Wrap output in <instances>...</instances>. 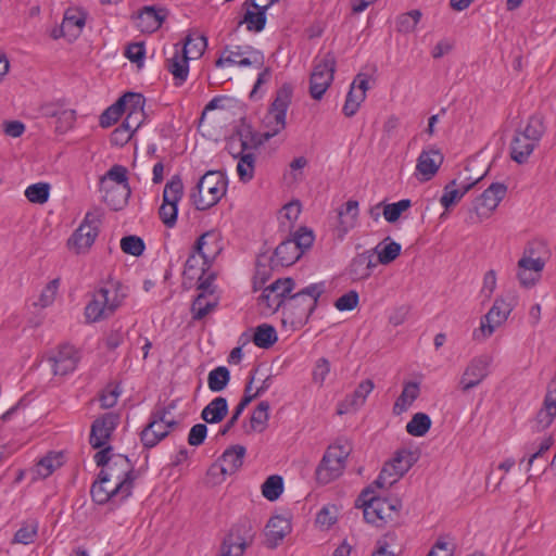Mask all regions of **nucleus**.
I'll return each instance as SVG.
<instances>
[{"label":"nucleus","mask_w":556,"mask_h":556,"mask_svg":"<svg viewBox=\"0 0 556 556\" xmlns=\"http://www.w3.org/2000/svg\"><path fill=\"white\" fill-rule=\"evenodd\" d=\"M420 17L421 13L418 10H413L406 14L401 15L396 22L399 31L408 33L414 30Z\"/></svg>","instance_id":"62"},{"label":"nucleus","mask_w":556,"mask_h":556,"mask_svg":"<svg viewBox=\"0 0 556 556\" xmlns=\"http://www.w3.org/2000/svg\"><path fill=\"white\" fill-rule=\"evenodd\" d=\"M491 363L492 357L488 354L471 358L460 377V390L468 392L478 387L488 377Z\"/></svg>","instance_id":"14"},{"label":"nucleus","mask_w":556,"mask_h":556,"mask_svg":"<svg viewBox=\"0 0 556 556\" xmlns=\"http://www.w3.org/2000/svg\"><path fill=\"white\" fill-rule=\"evenodd\" d=\"M432 421L426 413H416L406 425V431L413 437H424L431 428Z\"/></svg>","instance_id":"43"},{"label":"nucleus","mask_w":556,"mask_h":556,"mask_svg":"<svg viewBox=\"0 0 556 556\" xmlns=\"http://www.w3.org/2000/svg\"><path fill=\"white\" fill-rule=\"evenodd\" d=\"M228 414V401L226 397L213 399L201 412V418L207 424H218Z\"/></svg>","instance_id":"32"},{"label":"nucleus","mask_w":556,"mask_h":556,"mask_svg":"<svg viewBox=\"0 0 556 556\" xmlns=\"http://www.w3.org/2000/svg\"><path fill=\"white\" fill-rule=\"evenodd\" d=\"M230 381V371L225 366H218L208 372L207 384L212 392L223 391Z\"/></svg>","instance_id":"44"},{"label":"nucleus","mask_w":556,"mask_h":556,"mask_svg":"<svg viewBox=\"0 0 556 556\" xmlns=\"http://www.w3.org/2000/svg\"><path fill=\"white\" fill-rule=\"evenodd\" d=\"M78 353L73 345L63 344L58 352L49 356L54 375L65 376L73 372L78 363Z\"/></svg>","instance_id":"21"},{"label":"nucleus","mask_w":556,"mask_h":556,"mask_svg":"<svg viewBox=\"0 0 556 556\" xmlns=\"http://www.w3.org/2000/svg\"><path fill=\"white\" fill-rule=\"evenodd\" d=\"M301 255L296 250V245L291 238L282 241L276 249L273 255L262 253L256 260V277H260L264 283L268 276V267L275 268L277 266H290L294 264Z\"/></svg>","instance_id":"5"},{"label":"nucleus","mask_w":556,"mask_h":556,"mask_svg":"<svg viewBox=\"0 0 556 556\" xmlns=\"http://www.w3.org/2000/svg\"><path fill=\"white\" fill-rule=\"evenodd\" d=\"M410 206L412 201L409 199L384 204V219L389 223H395L401 217L402 213L407 211Z\"/></svg>","instance_id":"54"},{"label":"nucleus","mask_w":556,"mask_h":556,"mask_svg":"<svg viewBox=\"0 0 556 556\" xmlns=\"http://www.w3.org/2000/svg\"><path fill=\"white\" fill-rule=\"evenodd\" d=\"M184 195V184L179 175H174L163 190V202L159 215L167 228H173L177 222L178 202Z\"/></svg>","instance_id":"10"},{"label":"nucleus","mask_w":556,"mask_h":556,"mask_svg":"<svg viewBox=\"0 0 556 556\" xmlns=\"http://www.w3.org/2000/svg\"><path fill=\"white\" fill-rule=\"evenodd\" d=\"M419 395V386L416 382H407L401 395L397 397V400L394 403L393 406V413L395 415H401L404 413L412 403L418 397Z\"/></svg>","instance_id":"39"},{"label":"nucleus","mask_w":556,"mask_h":556,"mask_svg":"<svg viewBox=\"0 0 556 556\" xmlns=\"http://www.w3.org/2000/svg\"><path fill=\"white\" fill-rule=\"evenodd\" d=\"M99 473L102 482H115L116 490L124 489L130 493L137 478L134 464L122 454H114L112 463L106 468L101 469Z\"/></svg>","instance_id":"8"},{"label":"nucleus","mask_w":556,"mask_h":556,"mask_svg":"<svg viewBox=\"0 0 556 556\" xmlns=\"http://www.w3.org/2000/svg\"><path fill=\"white\" fill-rule=\"evenodd\" d=\"M258 371V367H255L250 371L249 380L244 387L243 396L241 397L238 405L235 407L231 417L227 420V422L218 430L217 435L224 437L226 435L238 422L240 416L242 415L245 407L253 401L252 396H250V391L252 390V384L255 380V375Z\"/></svg>","instance_id":"29"},{"label":"nucleus","mask_w":556,"mask_h":556,"mask_svg":"<svg viewBox=\"0 0 556 556\" xmlns=\"http://www.w3.org/2000/svg\"><path fill=\"white\" fill-rule=\"evenodd\" d=\"M336 56L328 52L320 59H316L309 78V94L315 100H320L330 87L336 72Z\"/></svg>","instance_id":"9"},{"label":"nucleus","mask_w":556,"mask_h":556,"mask_svg":"<svg viewBox=\"0 0 556 556\" xmlns=\"http://www.w3.org/2000/svg\"><path fill=\"white\" fill-rule=\"evenodd\" d=\"M382 264V242L368 251L357 254L351 262L348 274L352 280H362L370 276L372 268Z\"/></svg>","instance_id":"13"},{"label":"nucleus","mask_w":556,"mask_h":556,"mask_svg":"<svg viewBox=\"0 0 556 556\" xmlns=\"http://www.w3.org/2000/svg\"><path fill=\"white\" fill-rule=\"evenodd\" d=\"M101 212L99 210L88 212L67 241V245L74 249L77 254L86 252L94 242L99 235V225L101 224Z\"/></svg>","instance_id":"11"},{"label":"nucleus","mask_w":556,"mask_h":556,"mask_svg":"<svg viewBox=\"0 0 556 556\" xmlns=\"http://www.w3.org/2000/svg\"><path fill=\"white\" fill-rule=\"evenodd\" d=\"M350 447L341 444H333L328 447L316 468V479L321 484H328L340 477L344 470Z\"/></svg>","instance_id":"6"},{"label":"nucleus","mask_w":556,"mask_h":556,"mask_svg":"<svg viewBox=\"0 0 556 556\" xmlns=\"http://www.w3.org/2000/svg\"><path fill=\"white\" fill-rule=\"evenodd\" d=\"M506 185L502 182H493L480 195L478 200L479 205L485 207L488 211H494L506 195Z\"/></svg>","instance_id":"34"},{"label":"nucleus","mask_w":556,"mask_h":556,"mask_svg":"<svg viewBox=\"0 0 556 556\" xmlns=\"http://www.w3.org/2000/svg\"><path fill=\"white\" fill-rule=\"evenodd\" d=\"M189 60L178 45H175L173 55L166 60V68L173 75L176 86H181L187 80Z\"/></svg>","instance_id":"28"},{"label":"nucleus","mask_w":556,"mask_h":556,"mask_svg":"<svg viewBox=\"0 0 556 556\" xmlns=\"http://www.w3.org/2000/svg\"><path fill=\"white\" fill-rule=\"evenodd\" d=\"M255 538V527L248 518L240 519L235 523L220 545L219 556H242L248 546Z\"/></svg>","instance_id":"4"},{"label":"nucleus","mask_w":556,"mask_h":556,"mask_svg":"<svg viewBox=\"0 0 556 556\" xmlns=\"http://www.w3.org/2000/svg\"><path fill=\"white\" fill-rule=\"evenodd\" d=\"M358 216V202L355 200H349L344 207L339 210V226L338 230L340 232V237H343L348 231H350L356 224Z\"/></svg>","instance_id":"35"},{"label":"nucleus","mask_w":556,"mask_h":556,"mask_svg":"<svg viewBox=\"0 0 556 556\" xmlns=\"http://www.w3.org/2000/svg\"><path fill=\"white\" fill-rule=\"evenodd\" d=\"M49 194L50 186L46 182L30 185L25 190V197L31 203L43 204L48 201Z\"/></svg>","instance_id":"51"},{"label":"nucleus","mask_w":556,"mask_h":556,"mask_svg":"<svg viewBox=\"0 0 556 556\" xmlns=\"http://www.w3.org/2000/svg\"><path fill=\"white\" fill-rule=\"evenodd\" d=\"M255 169V155L254 153H248L242 155L237 164V173L241 181L248 182L254 176Z\"/></svg>","instance_id":"52"},{"label":"nucleus","mask_w":556,"mask_h":556,"mask_svg":"<svg viewBox=\"0 0 556 556\" xmlns=\"http://www.w3.org/2000/svg\"><path fill=\"white\" fill-rule=\"evenodd\" d=\"M207 47V39L203 35L190 33L180 49L190 60H195L202 56Z\"/></svg>","instance_id":"38"},{"label":"nucleus","mask_w":556,"mask_h":556,"mask_svg":"<svg viewBox=\"0 0 556 556\" xmlns=\"http://www.w3.org/2000/svg\"><path fill=\"white\" fill-rule=\"evenodd\" d=\"M167 16V11L165 9H155L154 7H144L138 13L137 16V27L142 33H153L157 30L164 20Z\"/></svg>","instance_id":"26"},{"label":"nucleus","mask_w":556,"mask_h":556,"mask_svg":"<svg viewBox=\"0 0 556 556\" xmlns=\"http://www.w3.org/2000/svg\"><path fill=\"white\" fill-rule=\"evenodd\" d=\"M511 311V303L502 298L496 299L489 312L481 318L479 329L473 331V339H480L479 333L483 339L491 337L495 329L507 320Z\"/></svg>","instance_id":"12"},{"label":"nucleus","mask_w":556,"mask_h":556,"mask_svg":"<svg viewBox=\"0 0 556 556\" xmlns=\"http://www.w3.org/2000/svg\"><path fill=\"white\" fill-rule=\"evenodd\" d=\"M535 147L527 137L515 134L510 142V156L516 163L523 164Z\"/></svg>","instance_id":"37"},{"label":"nucleus","mask_w":556,"mask_h":556,"mask_svg":"<svg viewBox=\"0 0 556 556\" xmlns=\"http://www.w3.org/2000/svg\"><path fill=\"white\" fill-rule=\"evenodd\" d=\"M235 55H241V59L235 63L240 67L253 66L255 68L264 67L265 58L263 52L254 49L251 46H237V50L232 53Z\"/></svg>","instance_id":"36"},{"label":"nucleus","mask_w":556,"mask_h":556,"mask_svg":"<svg viewBox=\"0 0 556 556\" xmlns=\"http://www.w3.org/2000/svg\"><path fill=\"white\" fill-rule=\"evenodd\" d=\"M545 132L543 119L540 116H531L523 130L516 131L520 136L527 137L535 146L539 144L541 138Z\"/></svg>","instance_id":"45"},{"label":"nucleus","mask_w":556,"mask_h":556,"mask_svg":"<svg viewBox=\"0 0 556 556\" xmlns=\"http://www.w3.org/2000/svg\"><path fill=\"white\" fill-rule=\"evenodd\" d=\"M164 414L150 419L149 424L140 433V440L144 447L152 448L169 434V430L164 427Z\"/></svg>","instance_id":"27"},{"label":"nucleus","mask_w":556,"mask_h":556,"mask_svg":"<svg viewBox=\"0 0 556 556\" xmlns=\"http://www.w3.org/2000/svg\"><path fill=\"white\" fill-rule=\"evenodd\" d=\"M245 447L242 445H232L228 447L222 455L220 470L225 475L235 473L243 464Z\"/></svg>","instance_id":"30"},{"label":"nucleus","mask_w":556,"mask_h":556,"mask_svg":"<svg viewBox=\"0 0 556 556\" xmlns=\"http://www.w3.org/2000/svg\"><path fill=\"white\" fill-rule=\"evenodd\" d=\"M63 463L64 455L62 452H50L37 463V473L41 478H47L55 469L60 468L63 465Z\"/></svg>","instance_id":"42"},{"label":"nucleus","mask_w":556,"mask_h":556,"mask_svg":"<svg viewBox=\"0 0 556 556\" xmlns=\"http://www.w3.org/2000/svg\"><path fill=\"white\" fill-rule=\"evenodd\" d=\"M556 417V375L547 384L542 408L536 414V424L540 428H547Z\"/></svg>","instance_id":"24"},{"label":"nucleus","mask_w":556,"mask_h":556,"mask_svg":"<svg viewBox=\"0 0 556 556\" xmlns=\"http://www.w3.org/2000/svg\"><path fill=\"white\" fill-rule=\"evenodd\" d=\"M124 296V294H118L116 287L113 295H111V290L108 288H100L93 293L92 300L85 308L86 319L90 323H97L110 317L121 306Z\"/></svg>","instance_id":"7"},{"label":"nucleus","mask_w":556,"mask_h":556,"mask_svg":"<svg viewBox=\"0 0 556 556\" xmlns=\"http://www.w3.org/2000/svg\"><path fill=\"white\" fill-rule=\"evenodd\" d=\"M314 235L313 231L307 229L306 227H302L299 230H296L291 240L296 245V250L300 255H302L306 250H308L314 242Z\"/></svg>","instance_id":"55"},{"label":"nucleus","mask_w":556,"mask_h":556,"mask_svg":"<svg viewBox=\"0 0 556 556\" xmlns=\"http://www.w3.org/2000/svg\"><path fill=\"white\" fill-rule=\"evenodd\" d=\"M384 504L388 505L389 514L384 515V523H390L392 527L399 526L403 521L402 501L397 497L389 498L384 496Z\"/></svg>","instance_id":"53"},{"label":"nucleus","mask_w":556,"mask_h":556,"mask_svg":"<svg viewBox=\"0 0 556 556\" xmlns=\"http://www.w3.org/2000/svg\"><path fill=\"white\" fill-rule=\"evenodd\" d=\"M456 181L453 180L448 185L445 186L443 194L440 199V203L446 210L454 205L457 201H459L464 195L460 190L455 188Z\"/></svg>","instance_id":"64"},{"label":"nucleus","mask_w":556,"mask_h":556,"mask_svg":"<svg viewBox=\"0 0 556 556\" xmlns=\"http://www.w3.org/2000/svg\"><path fill=\"white\" fill-rule=\"evenodd\" d=\"M278 1L279 0H252V5L257 12L248 10L243 20L239 22V25L245 23L248 30L255 33L262 31L266 25L267 9Z\"/></svg>","instance_id":"23"},{"label":"nucleus","mask_w":556,"mask_h":556,"mask_svg":"<svg viewBox=\"0 0 556 556\" xmlns=\"http://www.w3.org/2000/svg\"><path fill=\"white\" fill-rule=\"evenodd\" d=\"M374 388L375 384L371 379H365L362 381L351 394H348L338 403L337 414L345 415L356 412L364 405L367 396L372 392Z\"/></svg>","instance_id":"20"},{"label":"nucleus","mask_w":556,"mask_h":556,"mask_svg":"<svg viewBox=\"0 0 556 556\" xmlns=\"http://www.w3.org/2000/svg\"><path fill=\"white\" fill-rule=\"evenodd\" d=\"M291 532L290 520L282 516L271 517L265 528L266 545L275 548Z\"/></svg>","instance_id":"25"},{"label":"nucleus","mask_w":556,"mask_h":556,"mask_svg":"<svg viewBox=\"0 0 556 556\" xmlns=\"http://www.w3.org/2000/svg\"><path fill=\"white\" fill-rule=\"evenodd\" d=\"M38 521L28 520L16 531L14 534L13 543L30 544L35 541L38 534Z\"/></svg>","instance_id":"50"},{"label":"nucleus","mask_w":556,"mask_h":556,"mask_svg":"<svg viewBox=\"0 0 556 556\" xmlns=\"http://www.w3.org/2000/svg\"><path fill=\"white\" fill-rule=\"evenodd\" d=\"M119 422V416L114 413H106L97 418L91 425L89 443L93 448L103 447L110 440L112 433Z\"/></svg>","instance_id":"17"},{"label":"nucleus","mask_w":556,"mask_h":556,"mask_svg":"<svg viewBox=\"0 0 556 556\" xmlns=\"http://www.w3.org/2000/svg\"><path fill=\"white\" fill-rule=\"evenodd\" d=\"M118 101H122V106L126 113L135 111L143 112L146 99L141 93L126 92Z\"/></svg>","instance_id":"57"},{"label":"nucleus","mask_w":556,"mask_h":556,"mask_svg":"<svg viewBox=\"0 0 556 556\" xmlns=\"http://www.w3.org/2000/svg\"><path fill=\"white\" fill-rule=\"evenodd\" d=\"M108 180L116 182L115 186L128 185L127 169L122 165L112 166L106 175L101 179V187H108Z\"/></svg>","instance_id":"61"},{"label":"nucleus","mask_w":556,"mask_h":556,"mask_svg":"<svg viewBox=\"0 0 556 556\" xmlns=\"http://www.w3.org/2000/svg\"><path fill=\"white\" fill-rule=\"evenodd\" d=\"M442 161L438 150L422 151L417 159L416 168L428 180L438 172Z\"/></svg>","instance_id":"31"},{"label":"nucleus","mask_w":556,"mask_h":556,"mask_svg":"<svg viewBox=\"0 0 556 556\" xmlns=\"http://www.w3.org/2000/svg\"><path fill=\"white\" fill-rule=\"evenodd\" d=\"M227 178L220 170H208L190 192V199L199 211L216 205L227 191Z\"/></svg>","instance_id":"3"},{"label":"nucleus","mask_w":556,"mask_h":556,"mask_svg":"<svg viewBox=\"0 0 556 556\" xmlns=\"http://www.w3.org/2000/svg\"><path fill=\"white\" fill-rule=\"evenodd\" d=\"M369 83L370 77L365 73H359L353 80L342 109L346 117H352L357 112L361 103L365 100L366 90L370 87Z\"/></svg>","instance_id":"18"},{"label":"nucleus","mask_w":556,"mask_h":556,"mask_svg":"<svg viewBox=\"0 0 556 556\" xmlns=\"http://www.w3.org/2000/svg\"><path fill=\"white\" fill-rule=\"evenodd\" d=\"M283 491V480L278 475L268 477L262 485V494L265 498L274 502L279 498Z\"/></svg>","instance_id":"49"},{"label":"nucleus","mask_w":556,"mask_h":556,"mask_svg":"<svg viewBox=\"0 0 556 556\" xmlns=\"http://www.w3.org/2000/svg\"><path fill=\"white\" fill-rule=\"evenodd\" d=\"M278 340L275 327L262 324L255 328L253 343L261 349L271 348Z\"/></svg>","instance_id":"41"},{"label":"nucleus","mask_w":556,"mask_h":556,"mask_svg":"<svg viewBox=\"0 0 556 556\" xmlns=\"http://www.w3.org/2000/svg\"><path fill=\"white\" fill-rule=\"evenodd\" d=\"M292 93L293 88L290 84H283L276 91L275 99L268 109V115L274 118V122H270L273 125L270 130L256 132L250 126H244L239 129L250 152L260 148L286 128L287 111L291 103Z\"/></svg>","instance_id":"1"},{"label":"nucleus","mask_w":556,"mask_h":556,"mask_svg":"<svg viewBox=\"0 0 556 556\" xmlns=\"http://www.w3.org/2000/svg\"><path fill=\"white\" fill-rule=\"evenodd\" d=\"M217 306L216 301H207L206 295L201 292L192 302L191 313L193 320L203 319Z\"/></svg>","instance_id":"47"},{"label":"nucleus","mask_w":556,"mask_h":556,"mask_svg":"<svg viewBox=\"0 0 556 556\" xmlns=\"http://www.w3.org/2000/svg\"><path fill=\"white\" fill-rule=\"evenodd\" d=\"M213 239L215 243H217L218 236L214 231H206L202 233L194 243L193 252L189 255L185 264L184 274L190 278H193L191 271L197 268L199 264V260L197 254H199L203 258L204 265H210L215 254L218 252L219 248L216 247V250L212 253L205 251V247L207 245V240Z\"/></svg>","instance_id":"19"},{"label":"nucleus","mask_w":556,"mask_h":556,"mask_svg":"<svg viewBox=\"0 0 556 556\" xmlns=\"http://www.w3.org/2000/svg\"><path fill=\"white\" fill-rule=\"evenodd\" d=\"M417 462L414 452L400 448L389 462H384V484L393 485Z\"/></svg>","instance_id":"15"},{"label":"nucleus","mask_w":556,"mask_h":556,"mask_svg":"<svg viewBox=\"0 0 556 556\" xmlns=\"http://www.w3.org/2000/svg\"><path fill=\"white\" fill-rule=\"evenodd\" d=\"M326 292L324 281L311 283L294 294H290L283 306L282 323L293 328L304 326L315 312L319 298Z\"/></svg>","instance_id":"2"},{"label":"nucleus","mask_w":556,"mask_h":556,"mask_svg":"<svg viewBox=\"0 0 556 556\" xmlns=\"http://www.w3.org/2000/svg\"><path fill=\"white\" fill-rule=\"evenodd\" d=\"M338 519V507L336 505H325L316 516V523L323 528L329 529Z\"/></svg>","instance_id":"60"},{"label":"nucleus","mask_w":556,"mask_h":556,"mask_svg":"<svg viewBox=\"0 0 556 556\" xmlns=\"http://www.w3.org/2000/svg\"><path fill=\"white\" fill-rule=\"evenodd\" d=\"M124 112L125 111L122 106V101L117 100L114 104L105 109L100 115V126L103 128L111 127L119 119Z\"/></svg>","instance_id":"58"},{"label":"nucleus","mask_w":556,"mask_h":556,"mask_svg":"<svg viewBox=\"0 0 556 556\" xmlns=\"http://www.w3.org/2000/svg\"><path fill=\"white\" fill-rule=\"evenodd\" d=\"M294 287L295 282L292 278H279L263 290V298H268V293L271 292L275 295L288 299Z\"/></svg>","instance_id":"46"},{"label":"nucleus","mask_w":556,"mask_h":556,"mask_svg":"<svg viewBox=\"0 0 556 556\" xmlns=\"http://www.w3.org/2000/svg\"><path fill=\"white\" fill-rule=\"evenodd\" d=\"M59 285V279L51 280L41 291L39 300L35 303V305H39L42 308L51 305L55 299Z\"/></svg>","instance_id":"63"},{"label":"nucleus","mask_w":556,"mask_h":556,"mask_svg":"<svg viewBox=\"0 0 556 556\" xmlns=\"http://www.w3.org/2000/svg\"><path fill=\"white\" fill-rule=\"evenodd\" d=\"M84 25V16L70 15L66 12L60 30L62 36H71L73 38H77L80 35Z\"/></svg>","instance_id":"48"},{"label":"nucleus","mask_w":556,"mask_h":556,"mask_svg":"<svg viewBox=\"0 0 556 556\" xmlns=\"http://www.w3.org/2000/svg\"><path fill=\"white\" fill-rule=\"evenodd\" d=\"M269 409L270 405L267 401L260 402L251 415L250 429H247L245 432H262L263 430H265L267 421L269 419Z\"/></svg>","instance_id":"40"},{"label":"nucleus","mask_w":556,"mask_h":556,"mask_svg":"<svg viewBox=\"0 0 556 556\" xmlns=\"http://www.w3.org/2000/svg\"><path fill=\"white\" fill-rule=\"evenodd\" d=\"M101 188L105 190L103 195L105 203L114 211L122 210L127 204L131 193L129 185Z\"/></svg>","instance_id":"33"},{"label":"nucleus","mask_w":556,"mask_h":556,"mask_svg":"<svg viewBox=\"0 0 556 556\" xmlns=\"http://www.w3.org/2000/svg\"><path fill=\"white\" fill-rule=\"evenodd\" d=\"M90 495L96 504L104 505L110 500H114L116 497H119L121 501H124L129 497L131 493L124 489L116 490L115 482H102L101 475L99 473L97 480L90 488Z\"/></svg>","instance_id":"22"},{"label":"nucleus","mask_w":556,"mask_h":556,"mask_svg":"<svg viewBox=\"0 0 556 556\" xmlns=\"http://www.w3.org/2000/svg\"><path fill=\"white\" fill-rule=\"evenodd\" d=\"M227 150L235 159L238 160L242 155L251 153L248 149L247 142L241 137L239 129L227 141Z\"/></svg>","instance_id":"59"},{"label":"nucleus","mask_w":556,"mask_h":556,"mask_svg":"<svg viewBox=\"0 0 556 556\" xmlns=\"http://www.w3.org/2000/svg\"><path fill=\"white\" fill-rule=\"evenodd\" d=\"M144 242L138 236H126L121 240V249L124 253L140 256L144 251Z\"/></svg>","instance_id":"56"},{"label":"nucleus","mask_w":556,"mask_h":556,"mask_svg":"<svg viewBox=\"0 0 556 556\" xmlns=\"http://www.w3.org/2000/svg\"><path fill=\"white\" fill-rule=\"evenodd\" d=\"M355 507L363 510L365 522L378 526L382 520V498L374 490L372 485L365 488L355 501Z\"/></svg>","instance_id":"16"}]
</instances>
